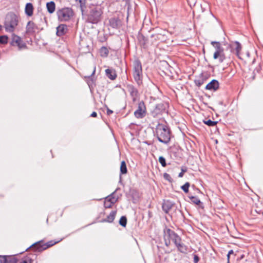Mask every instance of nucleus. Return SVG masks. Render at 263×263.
Returning a JSON list of instances; mask_svg holds the SVG:
<instances>
[{
  "instance_id": "f257e3e1",
  "label": "nucleus",
  "mask_w": 263,
  "mask_h": 263,
  "mask_svg": "<svg viewBox=\"0 0 263 263\" xmlns=\"http://www.w3.org/2000/svg\"><path fill=\"white\" fill-rule=\"evenodd\" d=\"M102 13L100 6H93L87 13L84 14L83 12L82 14L86 22L96 24L101 21Z\"/></svg>"
},
{
  "instance_id": "f03ea898",
  "label": "nucleus",
  "mask_w": 263,
  "mask_h": 263,
  "mask_svg": "<svg viewBox=\"0 0 263 263\" xmlns=\"http://www.w3.org/2000/svg\"><path fill=\"white\" fill-rule=\"evenodd\" d=\"M156 134L159 142L167 144L170 141V131L164 124L158 123L156 128Z\"/></svg>"
},
{
  "instance_id": "7ed1b4c3",
  "label": "nucleus",
  "mask_w": 263,
  "mask_h": 263,
  "mask_svg": "<svg viewBox=\"0 0 263 263\" xmlns=\"http://www.w3.org/2000/svg\"><path fill=\"white\" fill-rule=\"evenodd\" d=\"M19 16L13 12L8 13L5 17L4 27L7 32H12L17 26Z\"/></svg>"
},
{
  "instance_id": "20e7f679",
  "label": "nucleus",
  "mask_w": 263,
  "mask_h": 263,
  "mask_svg": "<svg viewBox=\"0 0 263 263\" xmlns=\"http://www.w3.org/2000/svg\"><path fill=\"white\" fill-rule=\"evenodd\" d=\"M133 77L135 82L140 86L142 84V68L140 60L137 59L133 63Z\"/></svg>"
},
{
  "instance_id": "39448f33",
  "label": "nucleus",
  "mask_w": 263,
  "mask_h": 263,
  "mask_svg": "<svg viewBox=\"0 0 263 263\" xmlns=\"http://www.w3.org/2000/svg\"><path fill=\"white\" fill-rule=\"evenodd\" d=\"M58 19L61 22L69 21L73 15V11L70 8L65 7L57 11Z\"/></svg>"
},
{
  "instance_id": "423d86ee",
  "label": "nucleus",
  "mask_w": 263,
  "mask_h": 263,
  "mask_svg": "<svg viewBox=\"0 0 263 263\" xmlns=\"http://www.w3.org/2000/svg\"><path fill=\"white\" fill-rule=\"evenodd\" d=\"M211 44L216 49V51L214 53V59H218L220 63L223 62L225 59V56L223 53V48L221 46L220 43L218 42L212 41L211 42Z\"/></svg>"
},
{
  "instance_id": "0eeeda50",
  "label": "nucleus",
  "mask_w": 263,
  "mask_h": 263,
  "mask_svg": "<svg viewBox=\"0 0 263 263\" xmlns=\"http://www.w3.org/2000/svg\"><path fill=\"white\" fill-rule=\"evenodd\" d=\"M167 107V104L165 103L161 102L157 104L151 111L152 116L155 118L162 114L166 111Z\"/></svg>"
},
{
  "instance_id": "6e6552de",
  "label": "nucleus",
  "mask_w": 263,
  "mask_h": 263,
  "mask_svg": "<svg viewBox=\"0 0 263 263\" xmlns=\"http://www.w3.org/2000/svg\"><path fill=\"white\" fill-rule=\"evenodd\" d=\"M57 242H58V241L53 242L52 241H50L47 242L45 244L43 245V244H41L40 241H39L37 242H35L34 244H33L30 247L27 248L26 249V250L29 249L30 248H32L35 251H37L38 252H42L43 250H45L46 249L48 248L49 247H50L53 246L54 245L56 244Z\"/></svg>"
},
{
  "instance_id": "1a4fd4ad",
  "label": "nucleus",
  "mask_w": 263,
  "mask_h": 263,
  "mask_svg": "<svg viewBox=\"0 0 263 263\" xmlns=\"http://www.w3.org/2000/svg\"><path fill=\"white\" fill-rule=\"evenodd\" d=\"M146 114V107L143 101H140L138 104V108L134 112L135 116L138 119L143 118Z\"/></svg>"
},
{
  "instance_id": "9d476101",
  "label": "nucleus",
  "mask_w": 263,
  "mask_h": 263,
  "mask_svg": "<svg viewBox=\"0 0 263 263\" xmlns=\"http://www.w3.org/2000/svg\"><path fill=\"white\" fill-rule=\"evenodd\" d=\"M163 238L166 246L168 247L171 245V239L175 235L176 233L169 228H165L163 230Z\"/></svg>"
},
{
  "instance_id": "9b49d317",
  "label": "nucleus",
  "mask_w": 263,
  "mask_h": 263,
  "mask_svg": "<svg viewBox=\"0 0 263 263\" xmlns=\"http://www.w3.org/2000/svg\"><path fill=\"white\" fill-rule=\"evenodd\" d=\"M11 44L13 46L16 45L18 46L19 49L26 48L27 47L26 44L23 43L21 38L16 35L13 36Z\"/></svg>"
},
{
  "instance_id": "f8f14e48",
  "label": "nucleus",
  "mask_w": 263,
  "mask_h": 263,
  "mask_svg": "<svg viewBox=\"0 0 263 263\" xmlns=\"http://www.w3.org/2000/svg\"><path fill=\"white\" fill-rule=\"evenodd\" d=\"M109 26L113 29H119L122 25V21L117 17H114L109 19Z\"/></svg>"
},
{
  "instance_id": "ddd939ff",
  "label": "nucleus",
  "mask_w": 263,
  "mask_h": 263,
  "mask_svg": "<svg viewBox=\"0 0 263 263\" xmlns=\"http://www.w3.org/2000/svg\"><path fill=\"white\" fill-rule=\"evenodd\" d=\"M219 87V83L216 80L213 79L205 86V89L211 91H216Z\"/></svg>"
},
{
  "instance_id": "4468645a",
  "label": "nucleus",
  "mask_w": 263,
  "mask_h": 263,
  "mask_svg": "<svg viewBox=\"0 0 263 263\" xmlns=\"http://www.w3.org/2000/svg\"><path fill=\"white\" fill-rule=\"evenodd\" d=\"M126 88L133 101H135L138 96V91L137 89L132 84H127Z\"/></svg>"
},
{
  "instance_id": "2eb2a0df",
  "label": "nucleus",
  "mask_w": 263,
  "mask_h": 263,
  "mask_svg": "<svg viewBox=\"0 0 263 263\" xmlns=\"http://www.w3.org/2000/svg\"><path fill=\"white\" fill-rule=\"evenodd\" d=\"M37 29V26L32 21H29L26 27V32L28 34L34 33L35 30Z\"/></svg>"
},
{
  "instance_id": "dca6fc26",
  "label": "nucleus",
  "mask_w": 263,
  "mask_h": 263,
  "mask_svg": "<svg viewBox=\"0 0 263 263\" xmlns=\"http://www.w3.org/2000/svg\"><path fill=\"white\" fill-rule=\"evenodd\" d=\"M68 31L67 26L65 24H61L57 27L56 34L59 36L65 34Z\"/></svg>"
},
{
  "instance_id": "f3484780",
  "label": "nucleus",
  "mask_w": 263,
  "mask_h": 263,
  "mask_svg": "<svg viewBox=\"0 0 263 263\" xmlns=\"http://www.w3.org/2000/svg\"><path fill=\"white\" fill-rule=\"evenodd\" d=\"M105 74L111 80H115L117 77L115 70L112 68L106 69L105 70Z\"/></svg>"
},
{
  "instance_id": "a211bd4d",
  "label": "nucleus",
  "mask_w": 263,
  "mask_h": 263,
  "mask_svg": "<svg viewBox=\"0 0 263 263\" xmlns=\"http://www.w3.org/2000/svg\"><path fill=\"white\" fill-rule=\"evenodd\" d=\"M173 205L174 203L172 201L166 200L164 201L162 204V209L165 213H168L173 208Z\"/></svg>"
},
{
  "instance_id": "6ab92c4d",
  "label": "nucleus",
  "mask_w": 263,
  "mask_h": 263,
  "mask_svg": "<svg viewBox=\"0 0 263 263\" xmlns=\"http://www.w3.org/2000/svg\"><path fill=\"white\" fill-rule=\"evenodd\" d=\"M33 10L34 8L31 3H28L26 4L25 8V12L28 16H31L33 15Z\"/></svg>"
},
{
  "instance_id": "aec40b11",
  "label": "nucleus",
  "mask_w": 263,
  "mask_h": 263,
  "mask_svg": "<svg viewBox=\"0 0 263 263\" xmlns=\"http://www.w3.org/2000/svg\"><path fill=\"white\" fill-rule=\"evenodd\" d=\"M119 189V188H117L112 193L106 197L105 200L110 202L113 204L115 203L117 201L119 198L118 196H116L115 193Z\"/></svg>"
},
{
  "instance_id": "412c9836",
  "label": "nucleus",
  "mask_w": 263,
  "mask_h": 263,
  "mask_svg": "<svg viewBox=\"0 0 263 263\" xmlns=\"http://www.w3.org/2000/svg\"><path fill=\"white\" fill-rule=\"evenodd\" d=\"M46 8L48 12L51 14L53 13L55 9V5L54 2L51 1L50 2H48L46 4Z\"/></svg>"
},
{
  "instance_id": "4be33fe9",
  "label": "nucleus",
  "mask_w": 263,
  "mask_h": 263,
  "mask_svg": "<svg viewBox=\"0 0 263 263\" xmlns=\"http://www.w3.org/2000/svg\"><path fill=\"white\" fill-rule=\"evenodd\" d=\"M117 213L116 211H112L109 215H108L106 217V219L103 220V222H112L115 218L116 215Z\"/></svg>"
},
{
  "instance_id": "5701e85b",
  "label": "nucleus",
  "mask_w": 263,
  "mask_h": 263,
  "mask_svg": "<svg viewBox=\"0 0 263 263\" xmlns=\"http://www.w3.org/2000/svg\"><path fill=\"white\" fill-rule=\"evenodd\" d=\"M176 246L178 251L181 253H185L187 251L186 246L184 243H182L181 241L178 242Z\"/></svg>"
},
{
  "instance_id": "b1692460",
  "label": "nucleus",
  "mask_w": 263,
  "mask_h": 263,
  "mask_svg": "<svg viewBox=\"0 0 263 263\" xmlns=\"http://www.w3.org/2000/svg\"><path fill=\"white\" fill-rule=\"evenodd\" d=\"M100 55L102 57H106L109 53L108 49L105 47H102L100 50Z\"/></svg>"
},
{
  "instance_id": "393cba45",
  "label": "nucleus",
  "mask_w": 263,
  "mask_h": 263,
  "mask_svg": "<svg viewBox=\"0 0 263 263\" xmlns=\"http://www.w3.org/2000/svg\"><path fill=\"white\" fill-rule=\"evenodd\" d=\"M126 164L125 161H123L121 162L120 166V172L121 174H124L127 173Z\"/></svg>"
},
{
  "instance_id": "a878e982",
  "label": "nucleus",
  "mask_w": 263,
  "mask_h": 263,
  "mask_svg": "<svg viewBox=\"0 0 263 263\" xmlns=\"http://www.w3.org/2000/svg\"><path fill=\"white\" fill-rule=\"evenodd\" d=\"M172 240L175 246L180 241H181V237L177 234L176 233L175 235L171 238V240Z\"/></svg>"
},
{
  "instance_id": "bb28decb",
  "label": "nucleus",
  "mask_w": 263,
  "mask_h": 263,
  "mask_svg": "<svg viewBox=\"0 0 263 263\" xmlns=\"http://www.w3.org/2000/svg\"><path fill=\"white\" fill-rule=\"evenodd\" d=\"M189 198L191 202L196 205H199L201 203L200 199L196 196H192L189 197Z\"/></svg>"
},
{
  "instance_id": "cd10ccee",
  "label": "nucleus",
  "mask_w": 263,
  "mask_h": 263,
  "mask_svg": "<svg viewBox=\"0 0 263 263\" xmlns=\"http://www.w3.org/2000/svg\"><path fill=\"white\" fill-rule=\"evenodd\" d=\"M203 123L209 126H214L217 123V121H213L211 120H203Z\"/></svg>"
},
{
  "instance_id": "c85d7f7f",
  "label": "nucleus",
  "mask_w": 263,
  "mask_h": 263,
  "mask_svg": "<svg viewBox=\"0 0 263 263\" xmlns=\"http://www.w3.org/2000/svg\"><path fill=\"white\" fill-rule=\"evenodd\" d=\"M119 224L123 227H126L127 224V218L125 216H123L121 217L119 220Z\"/></svg>"
},
{
  "instance_id": "c756f323",
  "label": "nucleus",
  "mask_w": 263,
  "mask_h": 263,
  "mask_svg": "<svg viewBox=\"0 0 263 263\" xmlns=\"http://www.w3.org/2000/svg\"><path fill=\"white\" fill-rule=\"evenodd\" d=\"M190 184L189 182H186L184 185L181 186V189L185 193H187L189 192V188L190 187Z\"/></svg>"
},
{
  "instance_id": "7c9ffc66",
  "label": "nucleus",
  "mask_w": 263,
  "mask_h": 263,
  "mask_svg": "<svg viewBox=\"0 0 263 263\" xmlns=\"http://www.w3.org/2000/svg\"><path fill=\"white\" fill-rule=\"evenodd\" d=\"M235 46L236 53L237 55L238 56L239 51H240V50L241 49V45L238 42H235Z\"/></svg>"
},
{
  "instance_id": "2f4dec72",
  "label": "nucleus",
  "mask_w": 263,
  "mask_h": 263,
  "mask_svg": "<svg viewBox=\"0 0 263 263\" xmlns=\"http://www.w3.org/2000/svg\"><path fill=\"white\" fill-rule=\"evenodd\" d=\"M17 260L14 257L7 256V263H16Z\"/></svg>"
},
{
  "instance_id": "473e14b6",
  "label": "nucleus",
  "mask_w": 263,
  "mask_h": 263,
  "mask_svg": "<svg viewBox=\"0 0 263 263\" xmlns=\"http://www.w3.org/2000/svg\"><path fill=\"white\" fill-rule=\"evenodd\" d=\"M76 2L80 4L82 12H83V7L85 6L86 0H75Z\"/></svg>"
},
{
  "instance_id": "72a5a7b5",
  "label": "nucleus",
  "mask_w": 263,
  "mask_h": 263,
  "mask_svg": "<svg viewBox=\"0 0 263 263\" xmlns=\"http://www.w3.org/2000/svg\"><path fill=\"white\" fill-rule=\"evenodd\" d=\"M204 83V79L203 78H200L195 80V83L198 87H200Z\"/></svg>"
},
{
  "instance_id": "f704fd0d",
  "label": "nucleus",
  "mask_w": 263,
  "mask_h": 263,
  "mask_svg": "<svg viewBox=\"0 0 263 263\" xmlns=\"http://www.w3.org/2000/svg\"><path fill=\"white\" fill-rule=\"evenodd\" d=\"M159 162L163 167H165L166 165L165 159L163 156H160L159 158Z\"/></svg>"
},
{
  "instance_id": "c9c22d12",
  "label": "nucleus",
  "mask_w": 263,
  "mask_h": 263,
  "mask_svg": "<svg viewBox=\"0 0 263 263\" xmlns=\"http://www.w3.org/2000/svg\"><path fill=\"white\" fill-rule=\"evenodd\" d=\"M8 36L6 35L0 36V43L6 44L8 42Z\"/></svg>"
},
{
  "instance_id": "e433bc0d",
  "label": "nucleus",
  "mask_w": 263,
  "mask_h": 263,
  "mask_svg": "<svg viewBox=\"0 0 263 263\" xmlns=\"http://www.w3.org/2000/svg\"><path fill=\"white\" fill-rule=\"evenodd\" d=\"M95 72H96V67L95 66L90 76L88 77V78H91V80L88 83V84L89 87L90 86V85H91L93 83V80L92 79V76H93L95 74Z\"/></svg>"
},
{
  "instance_id": "4c0bfd02",
  "label": "nucleus",
  "mask_w": 263,
  "mask_h": 263,
  "mask_svg": "<svg viewBox=\"0 0 263 263\" xmlns=\"http://www.w3.org/2000/svg\"><path fill=\"white\" fill-rule=\"evenodd\" d=\"M163 177L166 180H168L169 182H171L172 181V177H171V176L167 174V173H164L163 174Z\"/></svg>"
},
{
  "instance_id": "58836bf2",
  "label": "nucleus",
  "mask_w": 263,
  "mask_h": 263,
  "mask_svg": "<svg viewBox=\"0 0 263 263\" xmlns=\"http://www.w3.org/2000/svg\"><path fill=\"white\" fill-rule=\"evenodd\" d=\"M114 204L105 200L104 205L105 208H110Z\"/></svg>"
},
{
  "instance_id": "ea45409f",
  "label": "nucleus",
  "mask_w": 263,
  "mask_h": 263,
  "mask_svg": "<svg viewBox=\"0 0 263 263\" xmlns=\"http://www.w3.org/2000/svg\"><path fill=\"white\" fill-rule=\"evenodd\" d=\"M7 256L0 255V263H7Z\"/></svg>"
},
{
  "instance_id": "a19ab883",
  "label": "nucleus",
  "mask_w": 263,
  "mask_h": 263,
  "mask_svg": "<svg viewBox=\"0 0 263 263\" xmlns=\"http://www.w3.org/2000/svg\"><path fill=\"white\" fill-rule=\"evenodd\" d=\"M32 261L29 257H26L21 263H32Z\"/></svg>"
},
{
  "instance_id": "79ce46f5",
  "label": "nucleus",
  "mask_w": 263,
  "mask_h": 263,
  "mask_svg": "<svg viewBox=\"0 0 263 263\" xmlns=\"http://www.w3.org/2000/svg\"><path fill=\"white\" fill-rule=\"evenodd\" d=\"M187 171V170L186 168H183V167H182L181 168V172L178 175V177H182L183 175H184V173L185 172H186Z\"/></svg>"
},
{
  "instance_id": "37998d69",
  "label": "nucleus",
  "mask_w": 263,
  "mask_h": 263,
  "mask_svg": "<svg viewBox=\"0 0 263 263\" xmlns=\"http://www.w3.org/2000/svg\"><path fill=\"white\" fill-rule=\"evenodd\" d=\"M194 255V262L198 263L199 260V257L196 254H193Z\"/></svg>"
},
{
  "instance_id": "c03bdc74",
  "label": "nucleus",
  "mask_w": 263,
  "mask_h": 263,
  "mask_svg": "<svg viewBox=\"0 0 263 263\" xmlns=\"http://www.w3.org/2000/svg\"><path fill=\"white\" fill-rule=\"evenodd\" d=\"M234 254V251L232 250H231L229 251V252L227 254V258H228V260H229L230 255L231 254Z\"/></svg>"
},
{
  "instance_id": "a18cd8bd",
  "label": "nucleus",
  "mask_w": 263,
  "mask_h": 263,
  "mask_svg": "<svg viewBox=\"0 0 263 263\" xmlns=\"http://www.w3.org/2000/svg\"><path fill=\"white\" fill-rule=\"evenodd\" d=\"M112 113H113V111L112 110H110V109H109L108 108L107 109V114L108 115H110V114H111Z\"/></svg>"
},
{
  "instance_id": "49530a36",
  "label": "nucleus",
  "mask_w": 263,
  "mask_h": 263,
  "mask_svg": "<svg viewBox=\"0 0 263 263\" xmlns=\"http://www.w3.org/2000/svg\"><path fill=\"white\" fill-rule=\"evenodd\" d=\"M97 116V114L95 111L92 112V113L90 115V116L92 117H96Z\"/></svg>"
},
{
  "instance_id": "de8ad7c7",
  "label": "nucleus",
  "mask_w": 263,
  "mask_h": 263,
  "mask_svg": "<svg viewBox=\"0 0 263 263\" xmlns=\"http://www.w3.org/2000/svg\"><path fill=\"white\" fill-rule=\"evenodd\" d=\"M247 187H248V189H249L251 191H251V190L250 189V188L249 187V186L248 185L247 186Z\"/></svg>"
},
{
  "instance_id": "09e8293b",
  "label": "nucleus",
  "mask_w": 263,
  "mask_h": 263,
  "mask_svg": "<svg viewBox=\"0 0 263 263\" xmlns=\"http://www.w3.org/2000/svg\"><path fill=\"white\" fill-rule=\"evenodd\" d=\"M247 55H248V57H249V53L248 52Z\"/></svg>"
},
{
  "instance_id": "8fccbe9b",
  "label": "nucleus",
  "mask_w": 263,
  "mask_h": 263,
  "mask_svg": "<svg viewBox=\"0 0 263 263\" xmlns=\"http://www.w3.org/2000/svg\"><path fill=\"white\" fill-rule=\"evenodd\" d=\"M254 79V76L252 77V80Z\"/></svg>"
},
{
  "instance_id": "3c124183",
  "label": "nucleus",
  "mask_w": 263,
  "mask_h": 263,
  "mask_svg": "<svg viewBox=\"0 0 263 263\" xmlns=\"http://www.w3.org/2000/svg\"><path fill=\"white\" fill-rule=\"evenodd\" d=\"M120 182H121V177H120Z\"/></svg>"
},
{
  "instance_id": "603ef678",
  "label": "nucleus",
  "mask_w": 263,
  "mask_h": 263,
  "mask_svg": "<svg viewBox=\"0 0 263 263\" xmlns=\"http://www.w3.org/2000/svg\"><path fill=\"white\" fill-rule=\"evenodd\" d=\"M243 256H244V255H242V256H241V258L243 257Z\"/></svg>"
},
{
  "instance_id": "864d4df0",
  "label": "nucleus",
  "mask_w": 263,
  "mask_h": 263,
  "mask_svg": "<svg viewBox=\"0 0 263 263\" xmlns=\"http://www.w3.org/2000/svg\"><path fill=\"white\" fill-rule=\"evenodd\" d=\"M228 263H229V260H228Z\"/></svg>"
},
{
  "instance_id": "5fc2aeb1",
  "label": "nucleus",
  "mask_w": 263,
  "mask_h": 263,
  "mask_svg": "<svg viewBox=\"0 0 263 263\" xmlns=\"http://www.w3.org/2000/svg\"><path fill=\"white\" fill-rule=\"evenodd\" d=\"M0 28H1V26L0 25Z\"/></svg>"
}]
</instances>
